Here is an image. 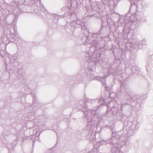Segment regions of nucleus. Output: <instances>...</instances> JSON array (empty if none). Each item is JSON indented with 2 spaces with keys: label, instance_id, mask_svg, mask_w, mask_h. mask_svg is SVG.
Segmentation results:
<instances>
[{
  "label": "nucleus",
  "instance_id": "nucleus-17",
  "mask_svg": "<svg viewBox=\"0 0 153 153\" xmlns=\"http://www.w3.org/2000/svg\"><path fill=\"white\" fill-rule=\"evenodd\" d=\"M116 149L115 148H112L111 150L112 153H118V151H116Z\"/></svg>",
  "mask_w": 153,
  "mask_h": 153
},
{
  "label": "nucleus",
  "instance_id": "nucleus-13",
  "mask_svg": "<svg viewBox=\"0 0 153 153\" xmlns=\"http://www.w3.org/2000/svg\"><path fill=\"white\" fill-rule=\"evenodd\" d=\"M96 100L101 105L103 104L105 102V100L102 98H100L99 100Z\"/></svg>",
  "mask_w": 153,
  "mask_h": 153
},
{
  "label": "nucleus",
  "instance_id": "nucleus-6",
  "mask_svg": "<svg viewBox=\"0 0 153 153\" xmlns=\"http://www.w3.org/2000/svg\"><path fill=\"white\" fill-rule=\"evenodd\" d=\"M120 0H115L114 1V2H111V4H114V5H115V6H116V4L117 3H118V2ZM129 1L130 2L131 6L130 7V10L128 12H131V7H132L133 5H134L135 7H137V5L136 4V2L137 1L140 0H129Z\"/></svg>",
  "mask_w": 153,
  "mask_h": 153
},
{
  "label": "nucleus",
  "instance_id": "nucleus-20",
  "mask_svg": "<svg viewBox=\"0 0 153 153\" xmlns=\"http://www.w3.org/2000/svg\"><path fill=\"white\" fill-rule=\"evenodd\" d=\"M136 70H137V69H138V68H136Z\"/></svg>",
  "mask_w": 153,
  "mask_h": 153
},
{
  "label": "nucleus",
  "instance_id": "nucleus-21",
  "mask_svg": "<svg viewBox=\"0 0 153 153\" xmlns=\"http://www.w3.org/2000/svg\"><path fill=\"white\" fill-rule=\"evenodd\" d=\"M6 68H7V65H6Z\"/></svg>",
  "mask_w": 153,
  "mask_h": 153
},
{
  "label": "nucleus",
  "instance_id": "nucleus-14",
  "mask_svg": "<svg viewBox=\"0 0 153 153\" xmlns=\"http://www.w3.org/2000/svg\"><path fill=\"white\" fill-rule=\"evenodd\" d=\"M18 73L20 75L18 77H20L22 76V75H23L24 73V71L22 69H19L18 70Z\"/></svg>",
  "mask_w": 153,
  "mask_h": 153
},
{
  "label": "nucleus",
  "instance_id": "nucleus-19",
  "mask_svg": "<svg viewBox=\"0 0 153 153\" xmlns=\"http://www.w3.org/2000/svg\"><path fill=\"white\" fill-rule=\"evenodd\" d=\"M142 43V45H144V44H144V43Z\"/></svg>",
  "mask_w": 153,
  "mask_h": 153
},
{
  "label": "nucleus",
  "instance_id": "nucleus-3",
  "mask_svg": "<svg viewBox=\"0 0 153 153\" xmlns=\"http://www.w3.org/2000/svg\"><path fill=\"white\" fill-rule=\"evenodd\" d=\"M96 110H92L91 111H88L86 113L84 112L85 115L86 116L87 118V120L88 122V124L87 125L88 127H91V128H92L93 127L95 126V122L94 120H93L92 117H90V114H94L95 113Z\"/></svg>",
  "mask_w": 153,
  "mask_h": 153
},
{
  "label": "nucleus",
  "instance_id": "nucleus-16",
  "mask_svg": "<svg viewBox=\"0 0 153 153\" xmlns=\"http://www.w3.org/2000/svg\"><path fill=\"white\" fill-rule=\"evenodd\" d=\"M109 97L112 99H114L116 97L115 93L114 92L109 93Z\"/></svg>",
  "mask_w": 153,
  "mask_h": 153
},
{
  "label": "nucleus",
  "instance_id": "nucleus-2",
  "mask_svg": "<svg viewBox=\"0 0 153 153\" xmlns=\"http://www.w3.org/2000/svg\"><path fill=\"white\" fill-rule=\"evenodd\" d=\"M123 138L122 136H119L115 133L112 134L111 143L114 146L113 148L116 149V151H118V153L119 151L123 153L128 150L127 146L129 145V142L126 140H123Z\"/></svg>",
  "mask_w": 153,
  "mask_h": 153
},
{
  "label": "nucleus",
  "instance_id": "nucleus-10",
  "mask_svg": "<svg viewBox=\"0 0 153 153\" xmlns=\"http://www.w3.org/2000/svg\"><path fill=\"white\" fill-rule=\"evenodd\" d=\"M134 130L129 128L128 131L127 132V135L128 137H130L132 136L134 134Z\"/></svg>",
  "mask_w": 153,
  "mask_h": 153
},
{
  "label": "nucleus",
  "instance_id": "nucleus-4",
  "mask_svg": "<svg viewBox=\"0 0 153 153\" xmlns=\"http://www.w3.org/2000/svg\"><path fill=\"white\" fill-rule=\"evenodd\" d=\"M68 16H70V19L73 22H75L79 26V27H80L82 29L84 30L85 29V21H84L85 18L83 19V22H81L80 20L77 19L76 14L74 13H69Z\"/></svg>",
  "mask_w": 153,
  "mask_h": 153
},
{
  "label": "nucleus",
  "instance_id": "nucleus-7",
  "mask_svg": "<svg viewBox=\"0 0 153 153\" xmlns=\"http://www.w3.org/2000/svg\"><path fill=\"white\" fill-rule=\"evenodd\" d=\"M108 76L106 75H105L102 78L99 76H97L95 78V79L101 81L102 82L105 87L107 89L108 88V86L106 83L105 79Z\"/></svg>",
  "mask_w": 153,
  "mask_h": 153
},
{
  "label": "nucleus",
  "instance_id": "nucleus-9",
  "mask_svg": "<svg viewBox=\"0 0 153 153\" xmlns=\"http://www.w3.org/2000/svg\"><path fill=\"white\" fill-rule=\"evenodd\" d=\"M79 103L82 106L83 108H85L86 109V110L87 111H88L87 109V107L86 105L87 102H85L84 101L82 100H80L79 102Z\"/></svg>",
  "mask_w": 153,
  "mask_h": 153
},
{
  "label": "nucleus",
  "instance_id": "nucleus-12",
  "mask_svg": "<svg viewBox=\"0 0 153 153\" xmlns=\"http://www.w3.org/2000/svg\"><path fill=\"white\" fill-rule=\"evenodd\" d=\"M130 126H128V128L130 129H132L134 130L136 127V124H134L132 123H130Z\"/></svg>",
  "mask_w": 153,
  "mask_h": 153
},
{
  "label": "nucleus",
  "instance_id": "nucleus-15",
  "mask_svg": "<svg viewBox=\"0 0 153 153\" xmlns=\"http://www.w3.org/2000/svg\"><path fill=\"white\" fill-rule=\"evenodd\" d=\"M10 33L13 34H16V30L15 28V27L14 26L10 30Z\"/></svg>",
  "mask_w": 153,
  "mask_h": 153
},
{
  "label": "nucleus",
  "instance_id": "nucleus-18",
  "mask_svg": "<svg viewBox=\"0 0 153 153\" xmlns=\"http://www.w3.org/2000/svg\"><path fill=\"white\" fill-rule=\"evenodd\" d=\"M97 7H97V6H96V8H93V7H92V9H93V10H97V9H96V8H97Z\"/></svg>",
  "mask_w": 153,
  "mask_h": 153
},
{
  "label": "nucleus",
  "instance_id": "nucleus-5",
  "mask_svg": "<svg viewBox=\"0 0 153 153\" xmlns=\"http://www.w3.org/2000/svg\"><path fill=\"white\" fill-rule=\"evenodd\" d=\"M123 88H124V92L126 93L130 97H131L133 101H136L139 97L137 95H135L131 97V95L132 93V90L129 87H124V85L122 84L120 85V88L121 90Z\"/></svg>",
  "mask_w": 153,
  "mask_h": 153
},
{
  "label": "nucleus",
  "instance_id": "nucleus-8",
  "mask_svg": "<svg viewBox=\"0 0 153 153\" xmlns=\"http://www.w3.org/2000/svg\"><path fill=\"white\" fill-rule=\"evenodd\" d=\"M137 12L134 13L132 12L131 13V14L134 15V20L136 22L137 21H140L141 20L140 18L137 15Z\"/></svg>",
  "mask_w": 153,
  "mask_h": 153
},
{
  "label": "nucleus",
  "instance_id": "nucleus-1",
  "mask_svg": "<svg viewBox=\"0 0 153 153\" xmlns=\"http://www.w3.org/2000/svg\"><path fill=\"white\" fill-rule=\"evenodd\" d=\"M93 36L95 39H94L91 43L89 41L87 36L83 35L81 39L84 44H90L92 45L90 49V52H88L89 56L91 54L92 58L100 61L102 57L103 54L101 52V51L103 50V46L101 45V41L100 40V33H94L93 34Z\"/></svg>",
  "mask_w": 153,
  "mask_h": 153
},
{
  "label": "nucleus",
  "instance_id": "nucleus-11",
  "mask_svg": "<svg viewBox=\"0 0 153 153\" xmlns=\"http://www.w3.org/2000/svg\"><path fill=\"white\" fill-rule=\"evenodd\" d=\"M129 30L128 28L126 27H124L123 30V32L124 34L128 35L129 33Z\"/></svg>",
  "mask_w": 153,
  "mask_h": 153
}]
</instances>
